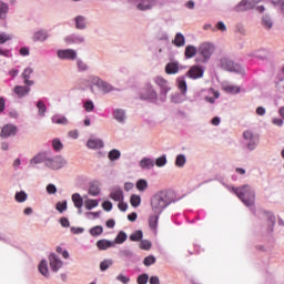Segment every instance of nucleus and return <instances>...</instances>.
<instances>
[{"instance_id": "nucleus-1", "label": "nucleus", "mask_w": 284, "mask_h": 284, "mask_svg": "<svg viewBox=\"0 0 284 284\" xmlns=\"http://www.w3.org/2000/svg\"><path fill=\"white\" fill-rule=\"evenodd\" d=\"M232 192L246 205V207H252L256 201V195L252 190L251 185H243L240 187H232Z\"/></svg>"}, {"instance_id": "nucleus-2", "label": "nucleus", "mask_w": 284, "mask_h": 284, "mask_svg": "<svg viewBox=\"0 0 284 284\" xmlns=\"http://www.w3.org/2000/svg\"><path fill=\"white\" fill-rule=\"evenodd\" d=\"M168 205H170V200L168 199V193L165 191L156 193L151 199V207L154 214H161Z\"/></svg>"}, {"instance_id": "nucleus-3", "label": "nucleus", "mask_w": 284, "mask_h": 284, "mask_svg": "<svg viewBox=\"0 0 284 284\" xmlns=\"http://www.w3.org/2000/svg\"><path fill=\"white\" fill-rule=\"evenodd\" d=\"M65 159L61 156H55L53 159H47L44 160V165L49 168L50 170H61V168H64L67 165Z\"/></svg>"}, {"instance_id": "nucleus-4", "label": "nucleus", "mask_w": 284, "mask_h": 284, "mask_svg": "<svg viewBox=\"0 0 284 284\" xmlns=\"http://www.w3.org/2000/svg\"><path fill=\"white\" fill-rule=\"evenodd\" d=\"M199 52L203 57L204 61H209L212 54H214V44L210 42H203L199 47Z\"/></svg>"}, {"instance_id": "nucleus-5", "label": "nucleus", "mask_w": 284, "mask_h": 284, "mask_svg": "<svg viewBox=\"0 0 284 284\" xmlns=\"http://www.w3.org/2000/svg\"><path fill=\"white\" fill-rule=\"evenodd\" d=\"M243 139L245 141H248L246 143L247 150H256V145H258V136L254 135L252 131H244Z\"/></svg>"}, {"instance_id": "nucleus-6", "label": "nucleus", "mask_w": 284, "mask_h": 284, "mask_svg": "<svg viewBox=\"0 0 284 284\" xmlns=\"http://www.w3.org/2000/svg\"><path fill=\"white\" fill-rule=\"evenodd\" d=\"M221 68L227 72H241V65L234 63V61L230 60L229 58L221 59Z\"/></svg>"}, {"instance_id": "nucleus-7", "label": "nucleus", "mask_w": 284, "mask_h": 284, "mask_svg": "<svg viewBox=\"0 0 284 284\" xmlns=\"http://www.w3.org/2000/svg\"><path fill=\"white\" fill-rule=\"evenodd\" d=\"M92 83H94V85H97V88H99V90H101V92H103L104 94H108V92H112V84L97 77L92 79Z\"/></svg>"}, {"instance_id": "nucleus-8", "label": "nucleus", "mask_w": 284, "mask_h": 284, "mask_svg": "<svg viewBox=\"0 0 284 284\" xmlns=\"http://www.w3.org/2000/svg\"><path fill=\"white\" fill-rule=\"evenodd\" d=\"M19 129L14 124H7L1 130V138L8 139L9 136H16Z\"/></svg>"}, {"instance_id": "nucleus-9", "label": "nucleus", "mask_w": 284, "mask_h": 284, "mask_svg": "<svg viewBox=\"0 0 284 284\" xmlns=\"http://www.w3.org/2000/svg\"><path fill=\"white\" fill-rule=\"evenodd\" d=\"M58 57L59 59H68L69 61H74V59H77V51L72 49L59 50Z\"/></svg>"}, {"instance_id": "nucleus-10", "label": "nucleus", "mask_w": 284, "mask_h": 284, "mask_svg": "<svg viewBox=\"0 0 284 284\" xmlns=\"http://www.w3.org/2000/svg\"><path fill=\"white\" fill-rule=\"evenodd\" d=\"M203 68L199 65H193L187 71L186 77H190V79H201L203 78Z\"/></svg>"}, {"instance_id": "nucleus-11", "label": "nucleus", "mask_w": 284, "mask_h": 284, "mask_svg": "<svg viewBox=\"0 0 284 284\" xmlns=\"http://www.w3.org/2000/svg\"><path fill=\"white\" fill-rule=\"evenodd\" d=\"M135 3L136 8L142 11L152 10V7L156 6L154 0H135Z\"/></svg>"}, {"instance_id": "nucleus-12", "label": "nucleus", "mask_w": 284, "mask_h": 284, "mask_svg": "<svg viewBox=\"0 0 284 284\" xmlns=\"http://www.w3.org/2000/svg\"><path fill=\"white\" fill-rule=\"evenodd\" d=\"M252 8H254V0H242L235 7V12H244V10H252Z\"/></svg>"}, {"instance_id": "nucleus-13", "label": "nucleus", "mask_w": 284, "mask_h": 284, "mask_svg": "<svg viewBox=\"0 0 284 284\" xmlns=\"http://www.w3.org/2000/svg\"><path fill=\"white\" fill-rule=\"evenodd\" d=\"M49 261H50V267L53 272H59V270H61V267L63 266V262H61V260L57 258V255L51 254L49 256Z\"/></svg>"}, {"instance_id": "nucleus-14", "label": "nucleus", "mask_w": 284, "mask_h": 284, "mask_svg": "<svg viewBox=\"0 0 284 284\" xmlns=\"http://www.w3.org/2000/svg\"><path fill=\"white\" fill-rule=\"evenodd\" d=\"M154 83H156V85L161 88V92H163V94H168V92L170 91V87L168 85V80L163 79L162 77H156L154 79Z\"/></svg>"}, {"instance_id": "nucleus-15", "label": "nucleus", "mask_w": 284, "mask_h": 284, "mask_svg": "<svg viewBox=\"0 0 284 284\" xmlns=\"http://www.w3.org/2000/svg\"><path fill=\"white\" fill-rule=\"evenodd\" d=\"M72 201L74 203V206L79 210V214H82L83 211H81V209L83 207V197H81V194L74 193L72 195Z\"/></svg>"}, {"instance_id": "nucleus-16", "label": "nucleus", "mask_w": 284, "mask_h": 284, "mask_svg": "<svg viewBox=\"0 0 284 284\" xmlns=\"http://www.w3.org/2000/svg\"><path fill=\"white\" fill-rule=\"evenodd\" d=\"M87 145L90 148V150H101V148H103V141L99 139H90L87 142Z\"/></svg>"}, {"instance_id": "nucleus-17", "label": "nucleus", "mask_w": 284, "mask_h": 284, "mask_svg": "<svg viewBox=\"0 0 284 284\" xmlns=\"http://www.w3.org/2000/svg\"><path fill=\"white\" fill-rule=\"evenodd\" d=\"M97 247L100 250H110V247H114V242L110 240H100L97 242Z\"/></svg>"}, {"instance_id": "nucleus-18", "label": "nucleus", "mask_w": 284, "mask_h": 284, "mask_svg": "<svg viewBox=\"0 0 284 284\" xmlns=\"http://www.w3.org/2000/svg\"><path fill=\"white\" fill-rule=\"evenodd\" d=\"M166 74H178L179 73V63L170 62L165 67Z\"/></svg>"}, {"instance_id": "nucleus-19", "label": "nucleus", "mask_w": 284, "mask_h": 284, "mask_svg": "<svg viewBox=\"0 0 284 284\" xmlns=\"http://www.w3.org/2000/svg\"><path fill=\"white\" fill-rule=\"evenodd\" d=\"M110 199H112V201H123V190L121 189H115L110 193Z\"/></svg>"}, {"instance_id": "nucleus-20", "label": "nucleus", "mask_w": 284, "mask_h": 284, "mask_svg": "<svg viewBox=\"0 0 284 284\" xmlns=\"http://www.w3.org/2000/svg\"><path fill=\"white\" fill-rule=\"evenodd\" d=\"M153 165H154V160L152 159L144 158L140 162V168H142V170H150L152 169Z\"/></svg>"}, {"instance_id": "nucleus-21", "label": "nucleus", "mask_w": 284, "mask_h": 284, "mask_svg": "<svg viewBox=\"0 0 284 284\" xmlns=\"http://www.w3.org/2000/svg\"><path fill=\"white\" fill-rule=\"evenodd\" d=\"M14 92L21 98L26 97V94L30 93V88L28 87H21V85H16L14 87Z\"/></svg>"}, {"instance_id": "nucleus-22", "label": "nucleus", "mask_w": 284, "mask_h": 284, "mask_svg": "<svg viewBox=\"0 0 284 284\" xmlns=\"http://www.w3.org/2000/svg\"><path fill=\"white\" fill-rule=\"evenodd\" d=\"M48 159H45V153H39L33 159H31L30 163L31 165H37L39 163L45 162Z\"/></svg>"}, {"instance_id": "nucleus-23", "label": "nucleus", "mask_w": 284, "mask_h": 284, "mask_svg": "<svg viewBox=\"0 0 284 284\" xmlns=\"http://www.w3.org/2000/svg\"><path fill=\"white\" fill-rule=\"evenodd\" d=\"M113 116L119 123H123V121H125V111L118 109L114 111Z\"/></svg>"}, {"instance_id": "nucleus-24", "label": "nucleus", "mask_w": 284, "mask_h": 284, "mask_svg": "<svg viewBox=\"0 0 284 284\" xmlns=\"http://www.w3.org/2000/svg\"><path fill=\"white\" fill-rule=\"evenodd\" d=\"M176 82L179 90L182 92V94H185V92H187V82H185L183 78H178Z\"/></svg>"}, {"instance_id": "nucleus-25", "label": "nucleus", "mask_w": 284, "mask_h": 284, "mask_svg": "<svg viewBox=\"0 0 284 284\" xmlns=\"http://www.w3.org/2000/svg\"><path fill=\"white\" fill-rule=\"evenodd\" d=\"M125 241H128V234H125V232L121 231L116 237L115 241L113 242L114 245H121L122 243H125Z\"/></svg>"}, {"instance_id": "nucleus-26", "label": "nucleus", "mask_w": 284, "mask_h": 284, "mask_svg": "<svg viewBox=\"0 0 284 284\" xmlns=\"http://www.w3.org/2000/svg\"><path fill=\"white\" fill-rule=\"evenodd\" d=\"M193 57H196V47L187 45L185 48V58L186 59H192Z\"/></svg>"}, {"instance_id": "nucleus-27", "label": "nucleus", "mask_w": 284, "mask_h": 284, "mask_svg": "<svg viewBox=\"0 0 284 284\" xmlns=\"http://www.w3.org/2000/svg\"><path fill=\"white\" fill-rule=\"evenodd\" d=\"M52 123H57L58 125H68V118L61 115H54L52 118Z\"/></svg>"}, {"instance_id": "nucleus-28", "label": "nucleus", "mask_w": 284, "mask_h": 284, "mask_svg": "<svg viewBox=\"0 0 284 284\" xmlns=\"http://www.w3.org/2000/svg\"><path fill=\"white\" fill-rule=\"evenodd\" d=\"M161 214H155V215H152L150 219H149V225L151 227V230H156L158 225H159V216Z\"/></svg>"}, {"instance_id": "nucleus-29", "label": "nucleus", "mask_w": 284, "mask_h": 284, "mask_svg": "<svg viewBox=\"0 0 284 284\" xmlns=\"http://www.w3.org/2000/svg\"><path fill=\"white\" fill-rule=\"evenodd\" d=\"M174 45H176L178 48L185 45V37H183V34L181 33H176L174 38Z\"/></svg>"}, {"instance_id": "nucleus-30", "label": "nucleus", "mask_w": 284, "mask_h": 284, "mask_svg": "<svg viewBox=\"0 0 284 284\" xmlns=\"http://www.w3.org/2000/svg\"><path fill=\"white\" fill-rule=\"evenodd\" d=\"M224 91L227 92L229 94H239L241 92V88L232 84H227L224 87Z\"/></svg>"}, {"instance_id": "nucleus-31", "label": "nucleus", "mask_w": 284, "mask_h": 284, "mask_svg": "<svg viewBox=\"0 0 284 284\" xmlns=\"http://www.w3.org/2000/svg\"><path fill=\"white\" fill-rule=\"evenodd\" d=\"M39 272L42 274V276H49V271H48V262L47 261H41L39 264Z\"/></svg>"}, {"instance_id": "nucleus-32", "label": "nucleus", "mask_w": 284, "mask_h": 284, "mask_svg": "<svg viewBox=\"0 0 284 284\" xmlns=\"http://www.w3.org/2000/svg\"><path fill=\"white\" fill-rule=\"evenodd\" d=\"M75 28H78V30H83V28H85V18L83 16H78L75 18Z\"/></svg>"}, {"instance_id": "nucleus-33", "label": "nucleus", "mask_w": 284, "mask_h": 284, "mask_svg": "<svg viewBox=\"0 0 284 284\" xmlns=\"http://www.w3.org/2000/svg\"><path fill=\"white\" fill-rule=\"evenodd\" d=\"M48 33L45 31H38L33 36V41H45Z\"/></svg>"}, {"instance_id": "nucleus-34", "label": "nucleus", "mask_w": 284, "mask_h": 284, "mask_svg": "<svg viewBox=\"0 0 284 284\" xmlns=\"http://www.w3.org/2000/svg\"><path fill=\"white\" fill-rule=\"evenodd\" d=\"M8 14V6L4 2L0 1V19H2V21H6Z\"/></svg>"}, {"instance_id": "nucleus-35", "label": "nucleus", "mask_w": 284, "mask_h": 284, "mask_svg": "<svg viewBox=\"0 0 284 284\" xmlns=\"http://www.w3.org/2000/svg\"><path fill=\"white\" fill-rule=\"evenodd\" d=\"M109 159L110 161H118V159H121V152L116 149H113L109 152Z\"/></svg>"}, {"instance_id": "nucleus-36", "label": "nucleus", "mask_w": 284, "mask_h": 284, "mask_svg": "<svg viewBox=\"0 0 284 284\" xmlns=\"http://www.w3.org/2000/svg\"><path fill=\"white\" fill-rule=\"evenodd\" d=\"M91 236H101L103 234V226L98 225L90 230Z\"/></svg>"}, {"instance_id": "nucleus-37", "label": "nucleus", "mask_w": 284, "mask_h": 284, "mask_svg": "<svg viewBox=\"0 0 284 284\" xmlns=\"http://www.w3.org/2000/svg\"><path fill=\"white\" fill-rule=\"evenodd\" d=\"M99 206V201L97 200H87L84 202V207L87 210H93V207H98Z\"/></svg>"}, {"instance_id": "nucleus-38", "label": "nucleus", "mask_w": 284, "mask_h": 284, "mask_svg": "<svg viewBox=\"0 0 284 284\" xmlns=\"http://www.w3.org/2000/svg\"><path fill=\"white\" fill-rule=\"evenodd\" d=\"M136 190H139V192H145V190H148V181L139 180L136 182Z\"/></svg>"}, {"instance_id": "nucleus-39", "label": "nucleus", "mask_w": 284, "mask_h": 284, "mask_svg": "<svg viewBox=\"0 0 284 284\" xmlns=\"http://www.w3.org/2000/svg\"><path fill=\"white\" fill-rule=\"evenodd\" d=\"M16 201L18 203H23L28 201V194H26V192L23 191L16 193Z\"/></svg>"}, {"instance_id": "nucleus-40", "label": "nucleus", "mask_w": 284, "mask_h": 284, "mask_svg": "<svg viewBox=\"0 0 284 284\" xmlns=\"http://www.w3.org/2000/svg\"><path fill=\"white\" fill-rule=\"evenodd\" d=\"M143 239V231H135L133 234L130 235V241L139 242Z\"/></svg>"}, {"instance_id": "nucleus-41", "label": "nucleus", "mask_w": 284, "mask_h": 284, "mask_svg": "<svg viewBox=\"0 0 284 284\" xmlns=\"http://www.w3.org/2000/svg\"><path fill=\"white\" fill-rule=\"evenodd\" d=\"M112 260H104L100 263V270L101 272H105L109 267H112Z\"/></svg>"}, {"instance_id": "nucleus-42", "label": "nucleus", "mask_w": 284, "mask_h": 284, "mask_svg": "<svg viewBox=\"0 0 284 284\" xmlns=\"http://www.w3.org/2000/svg\"><path fill=\"white\" fill-rule=\"evenodd\" d=\"M52 148L55 152H61L63 150V143H61V140L54 139L52 141Z\"/></svg>"}, {"instance_id": "nucleus-43", "label": "nucleus", "mask_w": 284, "mask_h": 284, "mask_svg": "<svg viewBox=\"0 0 284 284\" xmlns=\"http://www.w3.org/2000/svg\"><path fill=\"white\" fill-rule=\"evenodd\" d=\"M130 203H131L132 207H139V205H141V196L131 195Z\"/></svg>"}, {"instance_id": "nucleus-44", "label": "nucleus", "mask_w": 284, "mask_h": 284, "mask_svg": "<svg viewBox=\"0 0 284 284\" xmlns=\"http://www.w3.org/2000/svg\"><path fill=\"white\" fill-rule=\"evenodd\" d=\"M37 108H38V110H39V114H40V116H45V103L43 102V101H38V103H37Z\"/></svg>"}, {"instance_id": "nucleus-45", "label": "nucleus", "mask_w": 284, "mask_h": 284, "mask_svg": "<svg viewBox=\"0 0 284 284\" xmlns=\"http://www.w3.org/2000/svg\"><path fill=\"white\" fill-rule=\"evenodd\" d=\"M55 210H58V212H61V213H63V212H65L67 210H68V202H58L57 204H55Z\"/></svg>"}, {"instance_id": "nucleus-46", "label": "nucleus", "mask_w": 284, "mask_h": 284, "mask_svg": "<svg viewBox=\"0 0 284 284\" xmlns=\"http://www.w3.org/2000/svg\"><path fill=\"white\" fill-rule=\"evenodd\" d=\"M101 190L99 189V186L92 184L90 187H89V194L91 196H99Z\"/></svg>"}, {"instance_id": "nucleus-47", "label": "nucleus", "mask_w": 284, "mask_h": 284, "mask_svg": "<svg viewBox=\"0 0 284 284\" xmlns=\"http://www.w3.org/2000/svg\"><path fill=\"white\" fill-rule=\"evenodd\" d=\"M262 24L264 26V28H267V30H270L273 26L272 23V18L268 17V16H265L263 19H262Z\"/></svg>"}, {"instance_id": "nucleus-48", "label": "nucleus", "mask_w": 284, "mask_h": 284, "mask_svg": "<svg viewBox=\"0 0 284 284\" xmlns=\"http://www.w3.org/2000/svg\"><path fill=\"white\" fill-rule=\"evenodd\" d=\"M154 263H156V257L150 255V256H146L143 261V264L146 266V267H150V265H154Z\"/></svg>"}, {"instance_id": "nucleus-49", "label": "nucleus", "mask_w": 284, "mask_h": 284, "mask_svg": "<svg viewBox=\"0 0 284 284\" xmlns=\"http://www.w3.org/2000/svg\"><path fill=\"white\" fill-rule=\"evenodd\" d=\"M175 165L178 168H183V165H185V155L183 154L178 155L175 160Z\"/></svg>"}, {"instance_id": "nucleus-50", "label": "nucleus", "mask_w": 284, "mask_h": 284, "mask_svg": "<svg viewBox=\"0 0 284 284\" xmlns=\"http://www.w3.org/2000/svg\"><path fill=\"white\" fill-rule=\"evenodd\" d=\"M165 163H168V159L165 158V155L158 158L155 161V165L158 168H163V165H165Z\"/></svg>"}, {"instance_id": "nucleus-51", "label": "nucleus", "mask_w": 284, "mask_h": 284, "mask_svg": "<svg viewBox=\"0 0 284 284\" xmlns=\"http://www.w3.org/2000/svg\"><path fill=\"white\" fill-rule=\"evenodd\" d=\"M12 39L11 34L0 33V43L3 45L6 41H10Z\"/></svg>"}, {"instance_id": "nucleus-52", "label": "nucleus", "mask_w": 284, "mask_h": 284, "mask_svg": "<svg viewBox=\"0 0 284 284\" xmlns=\"http://www.w3.org/2000/svg\"><path fill=\"white\" fill-rule=\"evenodd\" d=\"M149 278L148 274H142L138 277V284H148Z\"/></svg>"}, {"instance_id": "nucleus-53", "label": "nucleus", "mask_w": 284, "mask_h": 284, "mask_svg": "<svg viewBox=\"0 0 284 284\" xmlns=\"http://www.w3.org/2000/svg\"><path fill=\"white\" fill-rule=\"evenodd\" d=\"M116 281H120V283H123V284H128V283H130V277H128L123 274H120L116 276Z\"/></svg>"}, {"instance_id": "nucleus-54", "label": "nucleus", "mask_w": 284, "mask_h": 284, "mask_svg": "<svg viewBox=\"0 0 284 284\" xmlns=\"http://www.w3.org/2000/svg\"><path fill=\"white\" fill-rule=\"evenodd\" d=\"M102 207L105 212H111L112 211V202L110 201H104L102 203Z\"/></svg>"}, {"instance_id": "nucleus-55", "label": "nucleus", "mask_w": 284, "mask_h": 284, "mask_svg": "<svg viewBox=\"0 0 284 284\" xmlns=\"http://www.w3.org/2000/svg\"><path fill=\"white\" fill-rule=\"evenodd\" d=\"M84 109L87 112H92V110H94V103L92 101H87L84 103Z\"/></svg>"}, {"instance_id": "nucleus-56", "label": "nucleus", "mask_w": 284, "mask_h": 284, "mask_svg": "<svg viewBox=\"0 0 284 284\" xmlns=\"http://www.w3.org/2000/svg\"><path fill=\"white\" fill-rule=\"evenodd\" d=\"M140 247L141 250H150V247H152V243L150 241H142Z\"/></svg>"}, {"instance_id": "nucleus-57", "label": "nucleus", "mask_w": 284, "mask_h": 284, "mask_svg": "<svg viewBox=\"0 0 284 284\" xmlns=\"http://www.w3.org/2000/svg\"><path fill=\"white\" fill-rule=\"evenodd\" d=\"M33 70L31 68H27L24 69L23 73H22V79H30V74H32Z\"/></svg>"}, {"instance_id": "nucleus-58", "label": "nucleus", "mask_w": 284, "mask_h": 284, "mask_svg": "<svg viewBox=\"0 0 284 284\" xmlns=\"http://www.w3.org/2000/svg\"><path fill=\"white\" fill-rule=\"evenodd\" d=\"M48 194H57V186L54 184L47 185Z\"/></svg>"}, {"instance_id": "nucleus-59", "label": "nucleus", "mask_w": 284, "mask_h": 284, "mask_svg": "<svg viewBox=\"0 0 284 284\" xmlns=\"http://www.w3.org/2000/svg\"><path fill=\"white\" fill-rule=\"evenodd\" d=\"M78 68H79L80 72H85V70H88V64H85L81 60H78Z\"/></svg>"}, {"instance_id": "nucleus-60", "label": "nucleus", "mask_w": 284, "mask_h": 284, "mask_svg": "<svg viewBox=\"0 0 284 284\" xmlns=\"http://www.w3.org/2000/svg\"><path fill=\"white\" fill-rule=\"evenodd\" d=\"M156 97V92L153 89H150V93L148 95L143 94L142 99H154Z\"/></svg>"}, {"instance_id": "nucleus-61", "label": "nucleus", "mask_w": 284, "mask_h": 284, "mask_svg": "<svg viewBox=\"0 0 284 284\" xmlns=\"http://www.w3.org/2000/svg\"><path fill=\"white\" fill-rule=\"evenodd\" d=\"M60 223H61L62 227H70V220H68V217H62L60 220Z\"/></svg>"}, {"instance_id": "nucleus-62", "label": "nucleus", "mask_w": 284, "mask_h": 284, "mask_svg": "<svg viewBox=\"0 0 284 284\" xmlns=\"http://www.w3.org/2000/svg\"><path fill=\"white\" fill-rule=\"evenodd\" d=\"M216 28L221 32H225V30H227V27H225V23H223V21L217 22Z\"/></svg>"}, {"instance_id": "nucleus-63", "label": "nucleus", "mask_w": 284, "mask_h": 284, "mask_svg": "<svg viewBox=\"0 0 284 284\" xmlns=\"http://www.w3.org/2000/svg\"><path fill=\"white\" fill-rule=\"evenodd\" d=\"M118 207H119V210H120L121 212H125V211L128 210V203H125V202H120V203L118 204Z\"/></svg>"}, {"instance_id": "nucleus-64", "label": "nucleus", "mask_w": 284, "mask_h": 284, "mask_svg": "<svg viewBox=\"0 0 284 284\" xmlns=\"http://www.w3.org/2000/svg\"><path fill=\"white\" fill-rule=\"evenodd\" d=\"M149 283L150 284H161L159 276H151Z\"/></svg>"}]
</instances>
